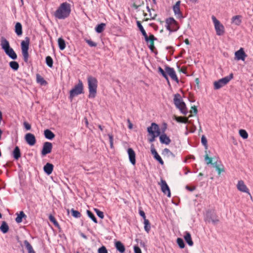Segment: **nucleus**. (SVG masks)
<instances>
[{
	"instance_id": "f3484780",
	"label": "nucleus",
	"mask_w": 253,
	"mask_h": 253,
	"mask_svg": "<svg viewBox=\"0 0 253 253\" xmlns=\"http://www.w3.org/2000/svg\"><path fill=\"white\" fill-rule=\"evenodd\" d=\"M235 56L236 59L237 60L244 61L247 55L245 52L244 48L241 47L239 50L235 52Z\"/></svg>"
},
{
	"instance_id": "bb28decb",
	"label": "nucleus",
	"mask_w": 253,
	"mask_h": 253,
	"mask_svg": "<svg viewBox=\"0 0 253 253\" xmlns=\"http://www.w3.org/2000/svg\"><path fill=\"white\" fill-rule=\"evenodd\" d=\"M43 134L45 138L49 140L53 139L55 136L54 133L49 129H45Z\"/></svg>"
},
{
	"instance_id": "c756f323",
	"label": "nucleus",
	"mask_w": 253,
	"mask_h": 253,
	"mask_svg": "<svg viewBox=\"0 0 253 253\" xmlns=\"http://www.w3.org/2000/svg\"><path fill=\"white\" fill-rule=\"evenodd\" d=\"M242 16L240 15L234 16L231 19L232 23L237 26H239L242 23Z\"/></svg>"
},
{
	"instance_id": "c9c22d12",
	"label": "nucleus",
	"mask_w": 253,
	"mask_h": 253,
	"mask_svg": "<svg viewBox=\"0 0 253 253\" xmlns=\"http://www.w3.org/2000/svg\"><path fill=\"white\" fill-rule=\"evenodd\" d=\"M57 42L59 48L61 50H63L66 47V42L65 40L61 37L58 38Z\"/></svg>"
},
{
	"instance_id": "5fc2aeb1",
	"label": "nucleus",
	"mask_w": 253,
	"mask_h": 253,
	"mask_svg": "<svg viewBox=\"0 0 253 253\" xmlns=\"http://www.w3.org/2000/svg\"><path fill=\"white\" fill-rule=\"evenodd\" d=\"M98 253H108V250L104 246H102L98 249Z\"/></svg>"
},
{
	"instance_id": "09e8293b",
	"label": "nucleus",
	"mask_w": 253,
	"mask_h": 253,
	"mask_svg": "<svg viewBox=\"0 0 253 253\" xmlns=\"http://www.w3.org/2000/svg\"><path fill=\"white\" fill-rule=\"evenodd\" d=\"M212 165L215 168L216 170L217 171L218 174H220L221 172L224 171V168H220L219 165L217 164V162L213 163Z\"/></svg>"
},
{
	"instance_id": "680f3d73",
	"label": "nucleus",
	"mask_w": 253,
	"mask_h": 253,
	"mask_svg": "<svg viewBox=\"0 0 253 253\" xmlns=\"http://www.w3.org/2000/svg\"><path fill=\"white\" fill-rule=\"evenodd\" d=\"M190 113H193L194 115H196L198 113V110L196 106H192L191 108Z\"/></svg>"
},
{
	"instance_id": "b1692460",
	"label": "nucleus",
	"mask_w": 253,
	"mask_h": 253,
	"mask_svg": "<svg viewBox=\"0 0 253 253\" xmlns=\"http://www.w3.org/2000/svg\"><path fill=\"white\" fill-rule=\"evenodd\" d=\"M12 155L13 158L18 160L21 156V153L19 147L17 146H15L12 151Z\"/></svg>"
},
{
	"instance_id": "6ab92c4d",
	"label": "nucleus",
	"mask_w": 253,
	"mask_h": 253,
	"mask_svg": "<svg viewBox=\"0 0 253 253\" xmlns=\"http://www.w3.org/2000/svg\"><path fill=\"white\" fill-rule=\"evenodd\" d=\"M147 128H151L152 130H153V133L157 137L162 134H161L162 132L161 129L160 128V127L158 124L155 123H152L151 124V126L148 127Z\"/></svg>"
},
{
	"instance_id": "20e7f679",
	"label": "nucleus",
	"mask_w": 253,
	"mask_h": 253,
	"mask_svg": "<svg viewBox=\"0 0 253 253\" xmlns=\"http://www.w3.org/2000/svg\"><path fill=\"white\" fill-rule=\"evenodd\" d=\"M204 220L206 222L211 223L215 225L219 222L218 216L214 210L206 211L204 215Z\"/></svg>"
},
{
	"instance_id": "412c9836",
	"label": "nucleus",
	"mask_w": 253,
	"mask_h": 253,
	"mask_svg": "<svg viewBox=\"0 0 253 253\" xmlns=\"http://www.w3.org/2000/svg\"><path fill=\"white\" fill-rule=\"evenodd\" d=\"M54 166L52 164L47 163L43 167V171L47 175H50L53 171Z\"/></svg>"
},
{
	"instance_id": "0e129e2a",
	"label": "nucleus",
	"mask_w": 253,
	"mask_h": 253,
	"mask_svg": "<svg viewBox=\"0 0 253 253\" xmlns=\"http://www.w3.org/2000/svg\"><path fill=\"white\" fill-rule=\"evenodd\" d=\"M167 128V124L165 123L163 124L162 126L161 127V131L162 134L165 133V131Z\"/></svg>"
},
{
	"instance_id": "69168bd1",
	"label": "nucleus",
	"mask_w": 253,
	"mask_h": 253,
	"mask_svg": "<svg viewBox=\"0 0 253 253\" xmlns=\"http://www.w3.org/2000/svg\"><path fill=\"white\" fill-rule=\"evenodd\" d=\"M186 189L189 191L192 192L194 190H195L196 187H190L188 185L186 186Z\"/></svg>"
},
{
	"instance_id": "4468645a",
	"label": "nucleus",
	"mask_w": 253,
	"mask_h": 253,
	"mask_svg": "<svg viewBox=\"0 0 253 253\" xmlns=\"http://www.w3.org/2000/svg\"><path fill=\"white\" fill-rule=\"evenodd\" d=\"M161 187L162 191L165 194H167V196L169 198L171 197V193L170 189L167 184L166 181L163 179L161 180Z\"/></svg>"
},
{
	"instance_id": "a18cd8bd",
	"label": "nucleus",
	"mask_w": 253,
	"mask_h": 253,
	"mask_svg": "<svg viewBox=\"0 0 253 253\" xmlns=\"http://www.w3.org/2000/svg\"><path fill=\"white\" fill-rule=\"evenodd\" d=\"M239 134L243 139H247L248 137V133L247 131L243 129H241L239 131Z\"/></svg>"
},
{
	"instance_id": "13d9d810",
	"label": "nucleus",
	"mask_w": 253,
	"mask_h": 253,
	"mask_svg": "<svg viewBox=\"0 0 253 253\" xmlns=\"http://www.w3.org/2000/svg\"><path fill=\"white\" fill-rule=\"evenodd\" d=\"M138 211H139V214L140 216L143 218L144 220H145V219H146L145 213L144 211L143 210H142L141 207L139 208Z\"/></svg>"
},
{
	"instance_id": "aec40b11",
	"label": "nucleus",
	"mask_w": 253,
	"mask_h": 253,
	"mask_svg": "<svg viewBox=\"0 0 253 253\" xmlns=\"http://www.w3.org/2000/svg\"><path fill=\"white\" fill-rule=\"evenodd\" d=\"M237 189L241 192L247 193L250 194L249 190L243 180H240L238 181L237 184Z\"/></svg>"
},
{
	"instance_id": "4be33fe9",
	"label": "nucleus",
	"mask_w": 253,
	"mask_h": 253,
	"mask_svg": "<svg viewBox=\"0 0 253 253\" xmlns=\"http://www.w3.org/2000/svg\"><path fill=\"white\" fill-rule=\"evenodd\" d=\"M115 247L117 251L120 253H124L125 252L126 248L124 245L120 241L115 242Z\"/></svg>"
},
{
	"instance_id": "f8f14e48",
	"label": "nucleus",
	"mask_w": 253,
	"mask_h": 253,
	"mask_svg": "<svg viewBox=\"0 0 253 253\" xmlns=\"http://www.w3.org/2000/svg\"><path fill=\"white\" fill-rule=\"evenodd\" d=\"M52 144L50 142H45L43 144L42 148L41 151V155L44 157L46 155L50 154L52 151Z\"/></svg>"
},
{
	"instance_id": "5701e85b",
	"label": "nucleus",
	"mask_w": 253,
	"mask_h": 253,
	"mask_svg": "<svg viewBox=\"0 0 253 253\" xmlns=\"http://www.w3.org/2000/svg\"><path fill=\"white\" fill-rule=\"evenodd\" d=\"M159 139L162 144H165L166 145H169L171 142L170 139L166 133L162 134L160 136Z\"/></svg>"
},
{
	"instance_id": "8fccbe9b",
	"label": "nucleus",
	"mask_w": 253,
	"mask_h": 253,
	"mask_svg": "<svg viewBox=\"0 0 253 253\" xmlns=\"http://www.w3.org/2000/svg\"><path fill=\"white\" fill-rule=\"evenodd\" d=\"M94 211L96 212L97 215L100 218H101V219H103L104 218V215L103 212H102V211H100L99 209H96V208L94 209Z\"/></svg>"
},
{
	"instance_id": "7c9ffc66",
	"label": "nucleus",
	"mask_w": 253,
	"mask_h": 253,
	"mask_svg": "<svg viewBox=\"0 0 253 253\" xmlns=\"http://www.w3.org/2000/svg\"><path fill=\"white\" fill-rule=\"evenodd\" d=\"M17 217L15 218V221L17 223H20L23 221V218H26L27 216L23 211H21L19 213H16Z\"/></svg>"
},
{
	"instance_id": "9b49d317",
	"label": "nucleus",
	"mask_w": 253,
	"mask_h": 253,
	"mask_svg": "<svg viewBox=\"0 0 253 253\" xmlns=\"http://www.w3.org/2000/svg\"><path fill=\"white\" fill-rule=\"evenodd\" d=\"M168 76L169 75L170 78L176 82L177 83H178L179 81V79L176 74V72L174 69L172 67L169 66L168 65H166L165 67V70Z\"/></svg>"
},
{
	"instance_id": "c03bdc74",
	"label": "nucleus",
	"mask_w": 253,
	"mask_h": 253,
	"mask_svg": "<svg viewBox=\"0 0 253 253\" xmlns=\"http://www.w3.org/2000/svg\"><path fill=\"white\" fill-rule=\"evenodd\" d=\"M45 63L49 67L52 68L53 67V59L50 56H47L46 57Z\"/></svg>"
},
{
	"instance_id": "dca6fc26",
	"label": "nucleus",
	"mask_w": 253,
	"mask_h": 253,
	"mask_svg": "<svg viewBox=\"0 0 253 253\" xmlns=\"http://www.w3.org/2000/svg\"><path fill=\"white\" fill-rule=\"evenodd\" d=\"M127 153L128 155V158L130 163L134 166L136 164V154L131 148H128L127 150Z\"/></svg>"
},
{
	"instance_id": "bf43d9fd",
	"label": "nucleus",
	"mask_w": 253,
	"mask_h": 253,
	"mask_svg": "<svg viewBox=\"0 0 253 253\" xmlns=\"http://www.w3.org/2000/svg\"><path fill=\"white\" fill-rule=\"evenodd\" d=\"M133 250L134 253H142L140 248L137 245L134 246Z\"/></svg>"
},
{
	"instance_id": "3c124183",
	"label": "nucleus",
	"mask_w": 253,
	"mask_h": 253,
	"mask_svg": "<svg viewBox=\"0 0 253 253\" xmlns=\"http://www.w3.org/2000/svg\"><path fill=\"white\" fill-rule=\"evenodd\" d=\"M201 143L205 146V149H207L208 148V142L206 137L203 135L201 137Z\"/></svg>"
},
{
	"instance_id": "6e6552de",
	"label": "nucleus",
	"mask_w": 253,
	"mask_h": 253,
	"mask_svg": "<svg viewBox=\"0 0 253 253\" xmlns=\"http://www.w3.org/2000/svg\"><path fill=\"white\" fill-rule=\"evenodd\" d=\"M166 27L169 33L177 31L179 26L178 23L173 17H169L166 19Z\"/></svg>"
},
{
	"instance_id": "2eb2a0df",
	"label": "nucleus",
	"mask_w": 253,
	"mask_h": 253,
	"mask_svg": "<svg viewBox=\"0 0 253 253\" xmlns=\"http://www.w3.org/2000/svg\"><path fill=\"white\" fill-rule=\"evenodd\" d=\"M25 139L30 146H34L36 143L35 136L31 133H28L25 135Z\"/></svg>"
},
{
	"instance_id": "864d4df0",
	"label": "nucleus",
	"mask_w": 253,
	"mask_h": 253,
	"mask_svg": "<svg viewBox=\"0 0 253 253\" xmlns=\"http://www.w3.org/2000/svg\"><path fill=\"white\" fill-rule=\"evenodd\" d=\"M108 136L109 139V143H110V148L111 149H113L114 148V146H113L114 136L112 134H108Z\"/></svg>"
},
{
	"instance_id": "f704fd0d",
	"label": "nucleus",
	"mask_w": 253,
	"mask_h": 253,
	"mask_svg": "<svg viewBox=\"0 0 253 253\" xmlns=\"http://www.w3.org/2000/svg\"><path fill=\"white\" fill-rule=\"evenodd\" d=\"M174 120L178 123L187 124L188 123V118H185L182 116H174Z\"/></svg>"
},
{
	"instance_id": "2f4dec72",
	"label": "nucleus",
	"mask_w": 253,
	"mask_h": 253,
	"mask_svg": "<svg viewBox=\"0 0 253 253\" xmlns=\"http://www.w3.org/2000/svg\"><path fill=\"white\" fill-rule=\"evenodd\" d=\"M9 229V228L7 222L5 221H2L0 226V231L3 234H5L8 232Z\"/></svg>"
},
{
	"instance_id": "e2e57ef3",
	"label": "nucleus",
	"mask_w": 253,
	"mask_h": 253,
	"mask_svg": "<svg viewBox=\"0 0 253 253\" xmlns=\"http://www.w3.org/2000/svg\"><path fill=\"white\" fill-rule=\"evenodd\" d=\"M24 127L27 130H29L31 129V126L30 124H29L28 123L26 122H24Z\"/></svg>"
},
{
	"instance_id": "4d7b16f0",
	"label": "nucleus",
	"mask_w": 253,
	"mask_h": 253,
	"mask_svg": "<svg viewBox=\"0 0 253 253\" xmlns=\"http://www.w3.org/2000/svg\"><path fill=\"white\" fill-rule=\"evenodd\" d=\"M212 158L209 157L208 154H206L205 156V160L206 161V164L207 165H213V163H212Z\"/></svg>"
},
{
	"instance_id": "393cba45",
	"label": "nucleus",
	"mask_w": 253,
	"mask_h": 253,
	"mask_svg": "<svg viewBox=\"0 0 253 253\" xmlns=\"http://www.w3.org/2000/svg\"><path fill=\"white\" fill-rule=\"evenodd\" d=\"M14 31L17 36L20 37L23 34L22 25L20 22H16L14 27Z\"/></svg>"
},
{
	"instance_id": "ea45409f",
	"label": "nucleus",
	"mask_w": 253,
	"mask_h": 253,
	"mask_svg": "<svg viewBox=\"0 0 253 253\" xmlns=\"http://www.w3.org/2000/svg\"><path fill=\"white\" fill-rule=\"evenodd\" d=\"M144 224L145 231L147 233H149L151 229V224L149 220L147 219H145L144 220Z\"/></svg>"
},
{
	"instance_id": "338daca9",
	"label": "nucleus",
	"mask_w": 253,
	"mask_h": 253,
	"mask_svg": "<svg viewBox=\"0 0 253 253\" xmlns=\"http://www.w3.org/2000/svg\"><path fill=\"white\" fill-rule=\"evenodd\" d=\"M166 49H171V50H170V51H169V52L170 53V54L171 55H172V54H173V52H174V48H173V47L170 46H167V47H166Z\"/></svg>"
},
{
	"instance_id": "a19ab883",
	"label": "nucleus",
	"mask_w": 253,
	"mask_h": 253,
	"mask_svg": "<svg viewBox=\"0 0 253 253\" xmlns=\"http://www.w3.org/2000/svg\"><path fill=\"white\" fill-rule=\"evenodd\" d=\"M136 24L139 30L141 32L143 36L145 37V36H146L147 33L145 30H144L143 27L142 26L141 22L139 21H136Z\"/></svg>"
},
{
	"instance_id": "ddd939ff",
	"label": "nucleus",
	"mask_w": 253,
	"mask_h": 253,
	"mask_svg": "<svg viewBox=\"0 0 253 253\" xmlns=\"http://www.w3.org/2000/svg\"><path fill=\"white\" fill-rule=\"evenodd\" d=\"M180 1H177L173 6V10L177 18L182 19L184 18L182 13L180 10Z\"/></svg>"
},
{
	"instance_id": "39448f33",
	"label": "nucleus",
	"mask_w": 253,
	"mask_h": 253,
	"mask_svg": "<svg viewBox=\"0 0 253 253\" xmlns=\"http://www.w3.org/2000/svg\"><path fill=\"white\" fill-rule=\"evenodd\" d=\"M30 41V38L28 37H26L25 38V40L22 41L21 42V51L23 60L27 64L31 63V62L29 61L28 60L29 57L28 50L29 48Z\"/></svg>"
},
{
	"instance_id": "7ed1b4c3",
	"label": "nucleus",
	"mask_w": 253,
	"mask_h": 253,
	"mask_svg": "<svg viewBox=\"0 0 253 253\" xmlns=\"http://www.w3.org/2000/svg\"><path fill=\"white\" fill-rule=\"evenodd\" d=\"M87 84L89 91L88 97L89 98H94L97 94L98 81L96 78L89 76L87 77Z\"/></svg>"
},
{
	"instance_id": "9d476101",
	"label": "nucleus",
	"mask_w": 253,
	"mask_h": 253,
	"mask_svg": "<svg viewBox=\"0 0 253 253\" xmlns=\"http://www.w3.org/2000/svg\"><path fill=\"white\" fill-rule=\"evenodd\" d=\"M211 19L214 24L216 34L217 36L223 35L225 33V28L223 24L214 16H212Z\"/></svg>"
},
{
	"instance_id": "1a4fd4ad",
	"label": "nucleus",
	"mask_w": 253,
	"mask_h": 253,
	"mask_svg": "<svg viewBox=\"0 0 253 253\" xmlns=\"http://www.w3.org/2000/svg\"><path fill=\"white\" fill-rule=\"evenodd\" d=\"M233 74L231 73L228 76L220 79L217 81H215L213 83L214 89L217 90L221 88L222 87L227 84L230 80L233 78Z\"/></svg>"
},
{
	"instance_id": "37998d69",
	"label": "nucleus",
	"mask_w": 253,
	"mask_h": 253,
	"mask_svg": "<svg viewBox=\"0 0 253 253\" xmlns=\"http://www.w3.org/2000/svg\"><path fill=\"white\" fill-rule=\"evenodd\" d=\"M24 243L28 251V253H32L33 252H35L32 246L27 240H25Z\"/></svg>"
},
{
	"instance_id": "f03ea898",
	"label": "nucleus",
	"mask_w": 253,
	"mask_h": 253,
	"mask_svg": "<svg viewBox=\"0 0 253 253\" xmlns=\"http://www.w3.org/2000/svg\"><path fill=\"white\" fill-rule=\"evenodd\" d=\"M0 45L5 54L11 59L16 60L17 55L13 49L10 47L9 42L3 37L0 39Z\"/></svg>"
},
{
	"instance_id": "e433bc0d",
	"label": "nucleus",
	"mask_w": 253,
	"mask_h": 253,
	"mask_svg": "<svg viewBox=\"0 0 253 253\" xmlns=\"http://www.w3.org/2000/svg\"><path fill=\"white\" fill-rule=\"evenodd\" d=\"M36 79L38 83L42 85H45L47 84V82L40 75L37 74Z\"/></svg>"
},
{
	"instance_id": "6e6d98bb",
	"label": "nucleus",
	"mask_w": 253,
	"mask_h": 253,
	"mask_svg": "<svg viewBox=\"0 0 253 253\" xmlns=\"http://www.w3.org/2000/svg\"><path fill=\"white\" fill-rule=\"evenodd\" d=\"M148 47L152 52H153L155 54H158V51L156 49L154 43L149 44Z\"/></svg>"
},
{
	"instance_id": "c85d7f7f",
	"label": "nucleus",
	"mask_w": 253,
	"mask_h": 253,
	"mask_svg": "<svg viewBox=\"0 0 253 253\" xmlns=\"http://www.w3.org/2000/svg\"><path fill=\"white\" fill-rule=\"evenodd\" d=\"M158 72L164 79H166V80L167 81L168 84H169L170 85V82H169V79L168 76L167 74L166 73V72L164 71V70L163 69V68L161 67H160V66L158 67Z\"/></svg>"
},
{
	"instance_id": "052dcab7",
	"label": "nucleus",
	"mask_w": 253,
	"mask_h": 253,
	"mask_svg": "<svg viewBox=\"0 0 253 253\" xmlns=\"http://www.w3.org/2000/svg\"><path fill=\"white\" fill-rule=\"evenodd\" d=\"M171 151L168 148H165L162 152V154L163 155H168V156H169V154L170 153Z\"/></svg>"
},
{
	"instance_id": "58836bf2",
	"label": "nucleus",
	"mask_w": 253,
	"mask_h": 253,
	"mask_svg": "<svg viewBox=\"0 0 253 253\" xmlns=\"http://www.w3.org/2000/svg\"><path fill=\"white\" fill-rule=\"evenodd\" d=\"M147 132L148 133V135L151 136V138L149 139V142H153L155 140V138L157 137L153 133V130H152L151 128H147Z\"/></svg>"
},
{
	"instance_id": "603ef678",
	"label": "nucleus",
	"mask_w": 253,
	"mask_h": 253,
	"mask_svg": "<svg viewBox=\"0 0 253 253\" xmlns=\"http://www.w3.org/2000/svg\"><path fill=\"white\" fill-rule=\"evenodd\" d=\"M84 41L88 43V44L90 47H96L97 46V43L93 41H92L91 40H88L87 39H85Z\"/></svg>"
},
{
	"instance_id": "a211bd4d",
	"label": "nucleus",
	"mask_w": 253,
	"mask_h": 253,
	"mask_svg": "<svg viewBox=\"0 0 253 253\" xmlns=\"http://www.w3.org/2000/svg\"><path fill=\"white\" fill-rule=\"evenodd\" d=\"M151 152L152 154L153 155L154 158L161 165H163L164 164V162L161 156L157 153L156 150L154 148L153 144H152L151 146Z\"/></svg>"
},
{
	"instance_id": "a878e982",
	"label": "nucleus",
	"mask_w": 253,
	"mask_h": 253,
	"mask_svg": "<svg viewBox=\"0 0 253 253\" xmlns=\"http://www.w3.org/2000/svg\"><path fill=\"white\" fill-rule=\"evenodd\" d=\"M184 239L186 243L189 246H192L193 245V242L192 238H191V235L189 232L186 231L185 232V235L184 236Z\"/></svg>"
},
{
	"instance_id": "4c0bfd02",
	"label": "nucleus",
	"mask_w": 253,
	"mask_h": 253,
	"mask_svg": "<svg viewBox=\"0 0 253 253\" xmlns=\"http://www.w3.org/2000/svg\"><path fill=\"white\" fill-rule=\"evenodd\" d=\"M9 67L14 71H17L19 68V63L15 61H10L9 63Z\"/></svg>"
},
{
	"instance_id": "473e14b6",
	"label": "nucleus",
	"mask_w": 253,
	"mask_h": 253,
	"mask_svg": "<svg viewBox=\"0 0 253 253\" xmlns=\"http://www.w3.org/2000/svg\"><path fill=\"white\" fill-rule=\"evenodd\" d=\"M48 219L49 221L52 222L53 225L55 226V227H57L59 229V231L61 232V228L60 227V225L59 224L58 222L52 215L50 214L48 216Z\"/></svg>"
},
{
	"instance_id": "423d86ee",
	"label": "nucleus",
	"mask_w": 253,
	"mask_h": 253,
	"mask_svg": "<svg viewBox=\"0 0 253 253\" xmlns=\"http://www.w3.org/2000/svg\"><path fill=\"white\" fill-rule=\"evenodd\" d=\"M173 102L176 108L179 110L182 114L186 115L188 113L186 104L182 99L180 94L176 93L174 95Z\"/></svg>"
},
{
	"instance_id": "72a5a7b5",
	"label": "nucleus",
	"mask_w": 253,
	"mask_h": 253,
	"mask_svg": "<svg viewBox=\"0 0 253 253\" xmlns=\"http://www.w3.org/2000/svg\"><path fill=\"white\" fill-rule=\"evenodd\" d=\"M106 27V24L104 23H101L100 24H97L95 27V30L97 33H101L105 29Z\"/></svg>"
},
{
	"instance_id": "0eeeda50",
	"label": "nucleus",
	"mask_w": 253,
	"mask_h": 253,
	"mask_svg": "<svg viewBox=\"0 0 253 253\" xmlns=\"http://www.w3.org/2000/svg\"><path fill=\"white\" fill-rule=\"evenodd\" d=\"M84 93V85L82 81L79 80L78 83L70 91L69 99L72 101L74 97Z\"/></svg>"
},
{
	"instance_id": "49530a36",
	"label": "nucleus",
	"mask_w": 253,
	"mask_h": 253,
	"mask_svg": "<svg viewBox=\"0 0 253 253\" xmlns=\"http://www.w3.org/2000/svg\"><path fill=\"white\" fill-rule=\"evenodd\" d=\"M72 215L75 218H80L82 214L78 211L75 210L74 209H72L71 210Z\"/></svg>"
},
{
	"instance_id": "79ce46f5",
	"label": "nucleus",
	"mask_w": 253,
	"mask_h": 253,
	"mask_svg": "<svg viewBox=\"0 0 253 253\" xmlns=\"http://www.w3.org/2000/svg\"><path fill=\"white\" fill-rule=\"evenodd\" d=\"M86 213L88 217H89L95 223H98L97 218L92 212L89 210H87Z\"/></svg>"
},
{
	"instance_id": "774afa93",
	"label": "nucleus",
	"mask_w": 253,
	"mask_h": 253,
	"mask_svg": "<svg viewBox=\"0 0 253 253\" xmlns=\"http://www.w3.org/2000/svg\"><path fill=\"white\" fill-rule=\"evenodd\" d=\"M127 123H128V127L129 129H131L133 127V124L131 123L129 119H127Z\"/></svg>"
},
{
	"instance_id": "de8ad7c7",
	"label": "nucleus",
	"mask_w": 253,
	"mask_h": 253,
	"mask_svg": "<svg viewBox=\"0 0 253 253\" xmlns=\"http://www.w3.org/2000/svg\"><path fill=\"white\" fill-rule=\"evenodd\" d=\"M176 243L180 249L184 248L185 245L183 240L181 238H178L176 240Z\"/></svg>"
},
{
	"instance_id": "cd10ccee",
	"label": "nucleus",
	"mask_w": 253,
	"mask_h": 253,
	"mask_svg": "<svg viewBox=\"0 0 253 253\" xmlns=\"http://www.w3.org/2000/svg\"><path fill=\"white\" fill-rule=\"evenodd\" d=\"M144 37L146 42L147 43H154V41L157 40V38L151 33L149 34V36H148L147 34L146 36Z\"/></svg>"
},
{
	"instance_id": "f257e3e1",
	"label": "nucleus",
	"mask_w": 253,
	"mask_h": 253,
	"mask_svg": "<svg viewBox=\"0 0 253 253\" xmlns=\"http://www.w3.org/2000/svg\"><path fill=\"white\" fill-rule=\"evenodd\" d=\"M71 12V4L67 2H64L62 3L54 12V16L59 19H65L69 16Z\"/></svg>"
}]
</instances>
